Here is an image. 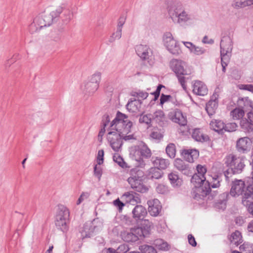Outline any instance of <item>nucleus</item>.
<instances>
[{"mask_svg": "<svg viewBox=\"0 0 253 253\" xmlns=\"http://www.w3.org/2000/svg\"><path fill=\"white\" fill-rule=\"evenodd\" d=\"M69 215L70 212L66 207L63 205L58 206L56 216L55 225L58 229L64 232L68 230Z\"/></svg>", "mask_w": 253, "mask_h": 253, "instance_id": "6", "label": "nucleus"}, {"mask_svg": "<svg viewBox=\"0 0 253 253\" xmlns=\"http://www.w3.org/2000/svg\"><path fill=\"white\" fill-rule=\"evenodd\" d=\"M117 253H126L129 250L128 246L126 244H121L116 249Z\"/></svg>", "mask_w": 253, "mask_h": 253, "instance_id": "59", "label": "nucleus"}, {"mask_svg": "<svg viewBox=\"0 0 253 253\" xmlns=\"http://www.w3.org/2000/svg\"><path fill=\"white\" fill-rule=\"evenodd\" d=\"M229 195L233 197L242 196V203L247 206L251 200H253V185L246 184L245 181L240 179H235L232 183Z\"/></svg>", "mask_w": 253, "mask_h": 253, "instance_id": "2", "label": "nucleus"}, {"mask_svg": "<svg viewBox=\"0 0 253 253\" xmlns=\"http://www.w3.org/2000/svg\"><path fill=\"white\" fill-rule=\"evenodd\" d=\"M193 49L192 53L196 55H202L206 52V49L204 48L195 45Z\"/></svg>", "mask_w": 253, "mask_h": 253, "instance_id": "54", "label": "nucleus"}, {"mask_svg": "<svg viewBox=\"0 0 253 253\" xmlns=\"http://www.w3.org/2000/svg\"><path fill=\"white\" fill-rule=\"evenodd\" d=\"M134 150L135 160L139 163V166L142 167L145 165L143 159L150 158L152 155L151 151L147 145L143 142L135 146Z\"/></svg>", "mask_w": 253, "mask_h": 253, "instance_id": "7", "label": "nucleus"}, {"mask_svg": "<svg viewBox=\"0 0 253 253\" xmlns=\"http://www.w3.org/2000/svg\"><path fill=\"white\" fill-rule=\"evenodd\" d=\"M150 136L153 139L161 140L163 137V134L158 129H154L150 133Z\"/></svg>", "mask_w": 253, "mask_h": 253, "instance_id": "49", "label": "nucleus"}, {"mask_svg": "<svg viewBox=\"0 0 253 253\" xmlns=\"http://www.w3.org/2000/svg\"><path fill=\"white\" fill-rule=\"evenodd\" d=\"M151 115L147 114L145 115H141L139 119V122L140 123H144L147 125H149L151 122Z\"/></svg>", "mask_w": 253, "mask_h": 253, "instance_id": "51", "label": "nucleus"}, {"mask_svg": "<svg viewBox=\"0 0 253 253\" xmlns=\"http://www.w3.org/2000/svg\"><path fill=\"white\" fill-rule=\"evenodd\" d=\"M152 223L147 220H145L141 224V227H137V229L140 231V237H147L150 234Z\"/></svg>", "mask_w": 253, "mask_h": 253, "instance_id": "25", "label": "nucleus"}, {"mask_svg": "<svg viewBox=\"0 0 253 253\" xmlns=\"http://www.w3.org/2000/svg\"><path fill=\"white\" fill-rule=\"evenodd\" d=\"M93 173L95 177H97L98 181H100L102 174V169L100 166L95 165L93 168Z\"/></svg>", "mask_w": 253, "mask_h": 253, "instance_id": "53", "label": "nucleus"}, {"mask_svg": "<svg viewBox=\"0 0 253 253\" xmlns=\"http://www.w3.org/2000/svg\"><path fill=\"white\" fill-rule=\"evenodd\" d=\"M140 231L136 228H131L122 233V238L127 242H135L140 238Z\"/></svg>", "mask_w": 253, "mask_h": 253, "instance_id": "13", "label": "nucleus"}, {"mask_svg": "<svg viewBox=\"0 0 253 253\" xmlns=\"http://www.w3.org/2000/svg\"><path fill=\"white\" fill-rule=\"evenodd\" d=\"M98 86L90 82H85L81 86V89L84 94L92 95L98 89Z\"/></svg>", "mask_w": 253, "mask_h": 253, "instance_id": "27", "label": "nucleus"}, {"mask_svg": "<svg viewBox=\"0 0 253 253\" xmlns=\"http://www.w3.org/2000/svg\"><path fill=\"white\" fill-rule=\"evenodd\" d=\"M169 66L175 74L179 83L183 89L186 91L187 87L185 83L189 78L186 77L185 76L189 75L191 73L190 70L186 69V63L181 60L173 59L170 61Z\"/></svg>", "mask_w": 253, "mask_h": 253, "instance_id": "4", "label": "nucleus"}, {"mask_svg": "<svg viewBox=\"0 0 253 253\" xmlns=\"http://www.w3.org/2000/svg\"><path fill=\"white\" fill-rule=\"evenodd\" d=\"M142 180L143 179L132 180V178L127 179V181L132 189L137 192L144 193L148 190V188L144 185Z\"/></svg>", "mask_w": 253, "mask_h": 253, "instance_id": "21", "label": "nucleus"}, {"mask_svg": "<svg viewBox=\"0 0 253 253\" xmlns=\"http://www.w3.org/2000/svg\"><path fill=\"white\" fill-rule=\"evenodd\" d=\"M163 172L158 168H152L149 170L147 175L149 179H158L161 178L163 175Z\"/></svg>", "mask_w": 253, "mask_h": 253, "instance_id": "35", "label": "nucleus"}, {"mask_svg": "<svg viewBox=\"0 0 253 253\" xmlns=\"http://www.w3.org/2000/svg\"><path fill=\"white\" fill-rule=\"evenodd\" d=\"M164 44L167 49L172 54L178 55L180 52L177 42L174 40L170 33H166L164 36Z\"/></svg>", "mask_w": 253, "mask_h": 253, "instance_id": "10", "label": "nucleus"}, {"mask_svg": "<svg viewBox=\"0 0 253 253\" xmlns=\"http://www.w3.org/2000/svg\"><path fill=\"white\" fill-rule=\"evenodd\" d=\"M139 249L143 253H157L156 250L153 247L148 245H142Z\"/></svg>", "mask_w": 253, "mask_h": 253, "instance_id": "48", "label": "nucleus"}, {"mask_svg": "<svg viewBox=\"0 0 253 253\" xmlns=\"http://www.w3.org/2000/svg\"><path fill=\"white\" fill-rule=\"evenodd\" d=\"M136 52L143 60H147L151 56L152 52L150 48L146 45L140 44L136 47Z\"/></svg>", "mask_w": 253, "mask_h": 253, "instance_id": "19", "label": "nucleus"}, {"mask_svg": "<svg viewBox=\"0 0 253 253\" xmlns=\"http://www.w3.org/2000/svg\"><path fill=\"white\" fill-rule=\"evenodd\" d=\"M252 141L248 137H243L239 138L236 141V148L241 154L248 153L252 147Z\"/></svg>", "mask_w": 253, "mask_h": 253, "instance_id": "12", "label": "nucleus"}, {"mask_svg": "<svg viewBox=\"0 0 253 253\" xmlns=\"http://www.w3.org/2000/svg\"><path fill=\"white\" fill-rule=\"evenodd\" d=\"M130 177L128 178L134 179H143L144 172L138 167L132 169L130 170Z\"/></svg>", "mask_w": 253, "mask_h": 253, "instance_id": "36", "label": "nucleus"}, {"mask_svg": "<svg viewBox=\"0 0 253 253\" xmlns=\"http://www.w3.org/2000/svg\"><path fill=\"white\" fill-rule=\"evenodd\" d=\"M169 16H188L178 0H165Z\"/></svg>", "mask_w": 253, "mask_h": 253, "instance_id": "9", "label": "nucleus"}, {"mask_svg": "<svg viewBox=\"0 0 253 253\" xmlns=\"http://www.w3.org/2000/svg\"><path fill=\"white\" fill-rule=\"evenodd\" d=\"M149 206L148 211L149 214L153 216H157L160 215L162 210V206L159 200L155 199L152 201H148Z\"/></svg>", "mask_w": 253, "mask_h": 253, "instance_id": "15", "label": "nucleus"}, {"mask_svg": "<svg viewBox=\"0 0 253 253\" xmlns=\"http://www.w3.org/2000/svg\"><path fill=\"white\" fill-rule=\"evenodd\" d=\"M104 151L103 150H100L98 152L97 157V164L100 165L103 164L104 160Z\"/></svg>", "mask_w": 253, "mask_h": 253, "instance_id": "60", "label": "nucleus"}, {"mask_svg": "<svg viewBox=\"0 0 253 253\" xmlns=\"http://www.w3.org/2000/svg\"><path fill=\"white\" fill-rule=\"evenodd\" d=\"M113 160L117 163L121 167L124 168L127 167V164L124 161V159L118 154L113 156Z\"/></svg>", "mask_w": 253, "mask_h": 253, "instance_id": "47", "label": "nucleus"}, {"mask_svg": "<svg viewBox=\"0 0 253 253\" xmlns=\"http://www.w3.org/2000/svg\"><path fill=\"white\" fill-rule=\"evenodd\" d=\"M191 182L194 187L191 192L194 199L198 201L203 199L211 193L210 182L206 180L205 176L194 174L191 179Z\"/></svg>", "mask_w": 253, "mask_h": 253, "instance_id": "3", "label": "nucleus"}, {"mask_svg": "<svg viewBox=\"0 0 253 253\" xmlns=\"http://www.w3.org/2000/svg\"><path fill=\"white\" fill-rule=\"evenodd\" d=\"M94 227L92 226L91 223L86 222L83 227L81 234L83 238L90 237L94 232Z\"/></svg>", "mask_w": 253, "mask_h": 253, "instance_id": "34", "label": "nucleus"}, {"mask_svg": "<svg viewBox=\"0 0 253 253\" xmlns=\"http://www.w3.org/2000/svg\"><path fill=\"white\" fill-rule=\"evenodd\" d=\"M164 86L162 84H159L157 87L156 90L153 92L151 93V94L154 96V97L153 99H152V101H156L160 94V91L162 87H164Z\"/></svg>", "mask_w": 253, "mask_h": 253, "instance_id": "57", "label": "nucleus"}, {"mask_svg": "<svg viewBox=\"0 0 253 253\" xmlns=\"http://www.w3.org/2000/svg\"><path fill=\"white\" fill-rule=\"evenodd\" d=\"M210 126L214 130L219 132L224 129L225 124L222 121L215 120L211 122Z\"/></svg>", "mask_w": 253, "mask_h": 253, "instance_id": "40", "label": "nucleus"}, {"mask_svg": "<svg viewBox=\"0 0 253 253\" xmlns=\"http://www.w3.org/2000/svg\"><path fill=\"white\" fill-rule=\"evenodd\" d=\"M153 163L155 168H158L160 170L166 169L169 164L168 160L159 157H156L155 160H153Z\"/></svg>", "mask_w": 253, "mask_h": 253, "instance_id": "31", "label": "nucleus"}, {"mask_svg": "<svg viewBox=\"0 0 253 253\" xmlns=\"http://www.w3.org/2000/svg\"><path fill=\"white\" fill-rule=\"evenodd\" d=\"M218 95L214 93L211 97V100L207 103L206 110L209 116L213 115L218 106Z\"/></svg>", "mask_w": 253, "mask_h": 253, "instance_id": "16", "label": "nucleus"}, {"mask_svg": "<svg viewBox=\"0 0 253 253\" xmlns=\"http://www.w3.org/2000/svg\"><path fill=\"white\" fill-rule=\"evenodd\" d=\"M240 126L242 130L245 133H253V123L249 120L243 118L240 121Z\"/></svg>", "mask_w": 253, "mask_h": 253, "instance_id": "29", "label": "nucleus"}, {"mask_svg": "<svg viewBox=\"0 0 253 253\" xmlns=\"http://www.w3.org/2000/svg\"><path fill=\"white\" fill-rule=\"evenodd\" d=\"M126 17H120L118 20L117 31L114 32L109 39V42H113L116 40H119L122 37V29L125 23Z\"/></svg>", "mask_w": 253, "mask_h": 253, "instance_id": "17", "label": "nucleus"}, {"mask_svg": "<svg viewBox=\"0 0 253 253\" xmlns=\"http://www.w3.org/2000/svg\"><path fill=\"white\" fill-rule=\"evenodd\" d=\"M230 114L234 120H239L243 119L245 112L243 109L236 108L231 112Z\"/></svg>", "mask_w": 253, "mask_h": 253, "instance_id": "42", "label": "nucleus"}, {"mask_svg": "<svg viewBox=\"0 0 253 253\" xmlns=\"http://www.w3.org/2000/svg\"><path fill=\"white\" fill-rule=\"evenodd\" d=\"M156 191L160 194H164L168 192V188L167 186L161 184L156 187Z\"/></svg>", "mask_w": 253, "mask_h": 253, "instance_id": "58", "label": "nucleus"}, {"mask_svg": "<svg viewBox=\"0 0 253 253\" xmlns=\"http://www.w3.org/2000/svg\"><path fill=\"white\" fill-rule=\"evenodd\" d=\"M57 17H54V18H53V17H43L44 18V25H45V27L49 26L51 25L52 22H53V20L56 18Z\"/></svg>", "mask_w": 253, "mask_h": 253, "instance_id": "62", "label": "nucleus"}, {"mask_svg": "<svg viewBox=\"0 0 253 253\" xmlns=\"http://www.w3.org/2000/svg\"><path fill=\"white\" fill-rule=\"evenodd\" d=\"M188 240L189 244L192 246L196 247L197 246V242L195 240V239L192 234L188 235Z\"/></svg>", "mask_w": 253, "mask_h": 253, "instance_id": "64", "label": "nucleus"}, {"mask_svg": "<svg viewBox=\"0 0 253 253\" xmlns=\"http://www.w3.org/2000/svg\"><path fill=\"white\" fill-rule=\"evenodd\" d=\"M110 131L107 134V140L110 143L111 148L116 152H119L123 145V140H122L120 133L117 132L115 129H112L110 126Z\"/></svg>", "mask_w": 253, "mask_h": 253, "instance_id": "8", "label": "nucleus"}, {"mask_svg": "<svg viewBox=\"0 0 253 253\" xmlns=\"http://www.w3.org/2000/svg\"><path fill=\"white\" fill-rule=\"evenodd\" d=\"M142 180L143 179L132 180V178L127 179V181L132 189L137 192L144 193L148 190V188L144 185Z\"/></svg>", "mask_w": 253, "mask_h": 253, "instance_id": "20", "label": "nucleus"}, {"mask_svg": "<svg viewBox=\"0 0 253 253\" xmlns=\"http://www.w3.org/2000/svg\"><path fill=\"white\" fill-rule=\"evenodd\" d=\"M229 240L231 243L238 246L243 242L241 233L238 230L235 231L231 234L229 237Z\"/></svg>", "mask_w": 253, "mask_h": 253, "instance_id": "33", "label": "nucleus"}, {"mask_svg": "<svg viewBox=\"0 0 253 253\" xmlns=\"http://www.w3.org/2000/svg\"><path fill=\"white\" fill-rule=\"evenodd\" d=\"M101 78V73L99 72H96L90 76L88 81L95 84L96 85L99 87Z\"/></svg>", "mask_w": 253, "mask_h": 253, "instance_id": "44", "label": "nucleus"}, {"mask_svg": "<svg viewBox=\"0 0 253 253\" xmlns=\"http://www.w3.org/2000/svg\"><path fill=\"white\" fill-rule=\"evenodd\" d=\"M127 115L118 111L115 118L111 123L112 129H115L122 134V140L124 139L125 141L134 139L133 134L127 135L130 132L132 126V123L127 120Z\"/></svg>", "mask_w": 253, "mask_h": 253, "instance_id": "1", "label": "nucleus"}, {"mask_svg": "<svg viewBox=\"0 0 253 253\" xmlns=\"http://www.w3.org/2000/svg\"><path fill=\"white\" fill-rule=\"evenodd\" d=\"M132 95L134 97H137L138 98L145 99L148 96L149 94L145 91L139 90L137 91L133 92L132 94Z\"/></svg>", "mask_w": 253, "mask_h": 253, "instance_id": "50", "label": "nucleus"}, {"mask_svg": "<svg viewBox=\"0 0 253 253\" xmlns=\"http://www.w3.org/2000/svg\"><path fill=\"white\" fill-rule=\"evenodd\" d=\"M174 166L176 169L186 175L191 173L189 165L180 159L177 158L175 160Z\"/></svg>", "mask_w": 253, "mask_h": 253, "instance_id": "23", "label": "nucleus"}, {"mask_svg": "<svg viewBox=\"0 0 253 253\" xmlns=\"http://www.w3.org/2000/svg\"><path fill=\"white\" fill-rule=\"evenodd\" d=\"M43 27H45L44 25L43 17H35L33 20V23L30 25V29L32 32V29L36 28V31L40 30Z\"/></svg>", "mask_w": 253, "mask_h": 253, "instance_id": "32", "label": "nucleus"}, {"mask_svg": "<svg viewBox=\"0 0 253 253\" xmlns=\"http://www.w3.org/2000/svg\"><path fill=\"white\" fill-rule=\"evenodd\" d=\"M192 137L195 141L200 142H207L210 140L209 136L205 134L201 129L198 128L192 130Z\"/></svg>", "mask_w": 253, "mask_h": 253, "instance_id": "24", "label": "nucleus"}, {"mask_svg": "<svg viewBox=\"0 0 253 253\" xmlns=\"http://www.w3.org/2000/svg\"><path fill=\"white\" fill-rule=\"evenodd\" d=\"M238 127L235 123H230L225 124L224 130L228 132H232L236 130Z\"/></svg>", "mask_w": 253, "mask_h": 253, "instance_id": "52", "label": "nucleus"}, {"mask_svg": "<svg viewBox=\"0 0 253 253\" xmlns=\"http://www.w3.org/2000/svg\"><path fill=\"white\" fill-rule=\"evenodd\" d=\"M253 5V0H234L232 5L236 9L244 8Z\"/></svg>", "mask_w": 253, "mask_h": 253, "instance_id": "30", "label": "nucleus"}, {"mask_svg": "<svg viewBox=\"0 0 253 253\" xmlns=\"http://www.w3.org/2000/svg\"><path fill=\"white\" fill-rule=\"evenodd\" d=\"M133 217L136 219L142 220L147 213L146 209L141 205L136 206L132 211Z\"/></svg>", "mask_w": 253, "mask_h": 253, "instance_id": "26", "label": "nucleus"}, {"mask_svg": "<svg viewBox=\"0 0 253 253\" xmlns=\"http://www.w3.org/2000/svg\"><path fill=\"white\" fill-rule=\"evenodd\" d=\"M193 92L195 94L204 96L208 93V90L206 84L199 81H196L193 84Z\"/></svg>", "mask_w": 253, "mask_h": 253, "instance_id": "22", "label": "nucleus"}, {"mask_svg": "<svg viewBox=\"0 0 253 253\" xmlns=\"http://www.w3.org/2000/svg\"><path fill=\"white\" fill-rule=\"evenodd\" d=\"M134 194H135V193L133 192H127L123 195L121 198L123 200H125L126 203H129L132 205H134V203L137 202L136 199L138 198Z\"/></svg>", "mask_w": 253, "mask_h": 253, "instance_id": "37", "label": "nucleus"}, {"mask_svg": "<svg viewBox=\"0 0 253 253\" xmlns=\"http://www.w3.org/2000/svg\"><path fill=\"white\" fill-rule=\"evenodd\" d=\"M245 157H238L230 154L226 157L225 164L229 168L224 171V174L226 179L228 178L230 173L239 174L244 170L245 167Z\"/></svg>", "mask_w": 253, "mask_h": 253, "instance_id": "5", "label": "nucleus"}, {"mask_svg": "<svg viewBox=\"0 0 253 253\" xmlns=\"http://www.w3.org/2000/svg\"><path fill=\"white\" fill-rule=\"evenodd\" d=\"M229 194L228 192H224L220 194L218 199L214 204V207L217 210L224 211L226 207L227 201L229 200Z\"/></svg>", "mask_w": 253, "mask_h": 253, "instance_id": "18", "label": "nucleus"}, {"mask_svg": "<svg viewBox=\"0 0 253 253\" xmlns=\"http://www.w3.org/2000/svg\"><path fill=\"white\" fill-rule=\"evenodd\" d=\"M197 170L198 172L197 174L202 176H205V174L207 172L206 168L200 165H198L197 166Z\"/></svg>", "mask_w": 253, "mask_h": 253, "instance_id": "61", "label": "nucleus"}, {"mask_svg": "<svg viewBox=\"0 0 253 253\" xmlns=\"http://www.w3.org/2000/svg\"><path fill=\"white\" fill-rule=\"evenodd\" d=\"M171 120L181 126H184L187 124V120L185 117L182 112L178 109L175 110L174 114L171 117Z\"/></svg>", "mask_w": 253, "mask_h": 253, "instance_id": "28", "label": "nucleus"}, {"mask_svg": "<svg viewBox=\"0 0 253 253\" xmlns=\"http://www.w3.org/2000/svg\"><path fill=\"white\" fill-rule=\"evenodd\" d=\"M113 203L114 205L118 208L119 211H122L123 207L125 206V204L121 201L119 199L114 200Z\"/></svg>", "mask_w": 253, "mask_h": 253, "instance_id": "63", "label": "nucleus"}, {"mask_svg": "<svg viewBox=\"0 0 253 253\" xmlns=\"http://www.w3.org/2000/svg\"><path fill=\"white\" fill-rule=\"evenodd\" d=\"M183 158L189 163H193L199 156V152L196 149H183L180 150Z\"/></svg>", "mask_w": 253, "mask_h": 253, "instance_id": "14", "label": "nucleus"}, {"mask_svg": "<svg viewBox=\"0 0 253 253\" xmlns=\"http://www.w3.org/2000/svg\"><path fill=\"white\" fill-rule=\"evenodd\" d=\"M153 119L160 125L163 126L166 121V116L162 110L156 111L153 115Z\"/></svg>", "mask_w": 253, "mask_h": 253, "instance_id": "38", "label": "nucleus"}, {"mask_svg": "<svg viewBox=\"0 0 253 253\" xmlns=\"http://www.w3.org/2000/svg\"><path fill=\"white\" fill-rule=\"evenodd\" d=\"M167 155L171 158H173L176 154L175 146L173 143H169L166 148Z\"/></svg>", "mask_w": 253, "mask_h": 253, "instance_id": "45", "label": "nucleus"}, {"mask_svg": "<svg viewBox=\"0 0 253 253\" xmlns=\"http://www.w3.org/2000/svg\"><path fill=\"white\" fill-rule=\"evenodd\" d=\"M155 245L159 250L163 251H167L169 250V246L168 244L166 242H164L161 239H157L155 240Z\"/></svg>", "mask_w": 253, "mask_h": 253, "instance_id": "46", "label": "nucleus"}, {"mask_svg": "<svg viewBox=\"0 0 253 253\" xmlns=\"http://www.w3.org/2000/svg\"><path fill=\"white\" fill-rule=\"evenodd\" d=\"M172 97L170 95H165L162 93L160 96V104L162 106L165 103L168 101H172Z\"/></svg>", "mask_w": 253, "mask_h": 253, "instance_id": "55", "label": "nucleus"}, {"mask_svg": "<svg viewBox=\"0 0 253 253\" xmlns=\"http://www.w3.org/2000/svg\"><path fill=\"white\" fill-rule=\"evenodd\" d=\"M169 179L173 187H179L182 183V179L175 173L171 172L168 175Z\"/></svg>", "mask_w": 253, "mask_h": 253, "instance_id": "39", "label": "nucleus"}, {"mask_svg": "<svg viewBox=\"0 0 253 253\" xmlns=\"http://www.w3.org/2000/svg\"><path fill=\"white\" fill-rule=\"evenodd\" d=\"M222 180L221 175H214L211 177V179L210 182L211 188H215L220 186V182Z\"/></svg>", "mask_w": 253, "mask_h": 253, "instance_id": "43", "label": "nucleus"}, {"mask_svg": "<svg viewBox=\"0 0 253 253\" xmlns=\"http://www.w3.org/2000/svg\"><path fill=\"white\" fill-rule=\"evenodd\" d=\"M172 20L175 23L179 24L180 26H185L190 23V19L189 17H170Z\"/></svg>", "mask_w": 253, "mask_h": 253, "instance_id": "41", "label": "nucleus"}, {"mask_svg": "<svg viewBox=\"0 0 253 253\" xmlns=\"http://www.w3.org/2000/svg\"><path fill=\"white\" fill-rule=\"evenodd\" d=\"M220 56H231L233 49L232 41L229 36H225L221 40L220 44Z\"/></svg>", "mask_w": 253, "mask_h": 253, "instance_id": "11", "label": "nucleus"}, {"mask_svg": "<svg viewBox=\"0 0 253 253\" xmlns=\"http://www.w3.org/2000/svg\"><path fill=\"white\" fill-rule=\"evenodd\" d=\"M230 60L229 56L221 57V63L222 65V71L225 73L226 71V67L228 65Z\"/></svg>", "mask_w": 253, "mask_h": 253, "instance_id": "56", "label": "nucleus"}]
</instances>
